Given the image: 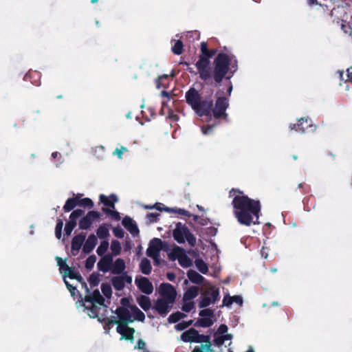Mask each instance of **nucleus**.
<instances>
[{
	"label": "nucleus",
	"instance_id": "obj_9",
	"mask_svg": "<svg viewBox=\"0 0 352 352\" xmlns=\"http://www.w3.org/2000/svg\"><path fill=\"white\" fill-rule=\"evenodd\" d=\"M162 248V241L160 239L154 238L150 243L148 248L146 250V254L148 256L157 259L160 253V250Z\"/></svg>",
	"mask_w": 352,
	"mask_h": 352
},
{
	"label": "nucleus",
	"instance_id": "obj_54",
	"mask_svg": "<svg viewBox=\"0 0 352 352\" xmlns=\"http://www.w3.org/2000/svg\"><path fill=\"white\" fill-rule=\"evenodd\" d=\"M160 216L159 213L156 212H150L146 214V219L150 223L157 222L158 217Z\"/></svg>",
	"mask_w": 352,
	"mask_h": 352
},
{
	"label": "nucleus",
	"instance_id": "obj_37",
	"mask_svg": "<svg viewBox=\"0 0 352 352\" xmlns=\"http://www.w3.org/2000/svg\"><path fill=\"white\" fill-rule=\"evenodd\" d=\"M184 50V44L181 40H177L172 47V52L174 54L180 55Z\"/></svg>",
	"mask_w": 352,
	"mask_h": 352
},
{
	"label": "nucleus",
	"instance_id": "obj_52",
	"mask_svg": "<svg viewBox=\"0 0 352 352\" xmlns=\"http://www.w3.org/2000/svg\"><path fill=\"white\" fill-rule=\"evenodd\" d=\"M113 232L116 237L120 239L123 238L124 236V232L123 229L120 226L115 227L113 229Z\"/></svg>",
	"mask_w": 352,
	"mask_h": 352
},
{
	"label": "nucleus",
	"instance_id": "obj_34",
	"mask_svg": "<svg viewBox=\"0 0 352 352\" xmlns=\"http://www.w3.org/2000/svg\"><path fill=\"white\" fill-rule=\"evenodd\" d=\"M96 234L100 239H106L109 236V231L105 225H101L96 230Z\"/></svg>",
	"mask_w": 352,
	"mask_h": 352
},
{
	"label": "nucleus",
	"instance_id": "obj_55",
	"mask_svg": "<svg viewBox=\"0 0 352 352\" xmlns=\"http://www.w3.org/2000/svg\"><path fill=\"white\" fill-rule=\"evenodd\" d=\"M65 276H68V277L71 279H74L75 278H77L76 276L79 274L78 272H74L72 267H69V270H66L65 271Z\"/></svg>",
	"mask_w": 352,
	"mask_h": 352
},
{
	"label": "nucleus",
	"instance_id": "obj_62",
	"mask_svg": "<svg viewBox=\"0 0 352 352\" xmlns=\"http://www.w3.org/2000/svg\"><path fill=\"white\" fill-rule=\"evenodd\" d=\"M120 303L122 305V307H126V308L128 307L130 309H131V307L133 305H131L129 299L126 297L121 298Z\"/></svg>",
	"mask_w": 352,
	"mask_h": 352
},
{
	"label": "nucleus",
	"instance_id": "obj_32",
	"mask_svg": "<svg viewBox=\"0 0 352 352\" xmlns=\"http://www.w3.org/2000/svg\"><path fill=\"white\" fill-rule=\"evenodd\" d=\"M78 199V206H82L85 208H91L94 207V202L89 198H80V195H76Z\"/></svg>",
	"mask_w": 352,
	"mask_h": 352
},
{
	"label": "nucleus",
	"instance_id": "obj_19",
	"mask_svg": "<svg viewBox=\"0 0 352 352\" xmlns=\"http://www.w3.org/2000/svg\"><path fill=\"white\" fill-rule=\"evenodd\" d=\"M98 243L97 237L95 234H90L87 239L85 241V244L82 247V251L85 254H89L95 248Z\"/></svg>",
	"mask_w": 352,
	"mask_h": 352
},
{
	"label": "nucleus",
	"instance_id": "obj_6",
	"mask_svg": "<svg viewBox=\"0 0 352 352\" xmlns=\"http://www.w3.org/2000/svg\"><path fill=\"white\" fill-rule=\"evenodd\" d=\"M199 315L201 318L195 322L194 326L206 328L213 324L214 311L212 309H204L199 311Z\"/></svg>",
	"mask_w": 352,
	"mask_h": 352
},
{
	"label": "nucleus",
	"instance_id": "obj_16",
	"mask_svg": "<svg viewBox=\"0 0 352 352\" xmlns=\"http://www.w3.org/2000/svg\"><path fill=\"white\" fill-rule=\"evenodd\" d=\"M116 331L122 336V338L126 340L133 341L134 339L135 329L133 327H129L128 324H118Z\"/></svg>",
	"mask_w": 352,
	"mask_h": 352
},
{
	"label": "nucleus",
	"instance_id": "obj_39",
	"mask_svg": "<svg viewBox=\"0 0 352 352\" xmlns=\"http://www.w3.org/2000/svg\"><path fill=\"white\" fill-rule=\"evenodd\" d=\"M111 250L112 251L113 256L119 255L122 250L120 243L117 240H113L111 244Z\"/></svg>",
	"mask_w": 352,
	"mask_h": 352
},
{
	"label": "nucleus",
	"instance_id": "obj_48",
	"mask_svg": "<svg viewBox=\"0 0 352 352\" xmlns=\"http://www.w3.org/2000/svg\"><path fill=\"white\" fill-rule=\"evenodd\" d=\"M76 226V223H74L73 221H68L65 226V234L69 236Z\"/></svg>",
	"mask_w": 352,
	"mask_h": 352
},
{
	"label": "nucleus",
	"instance_id": "obj_53",
	"mask_svg": "<svg viewBox=\"0 0 352 352\" xmlns=\"http://www.w3.org/2000/svg\"><path fill=\"white\" fill-rule=\"evenodd\" d=\"M195 307V303L194 302L190 301L184 303L182 305V309L184 312H190L192 309Z\"/></svg>",
	"mask_w": 352,
	"mask_h": 352
},
{
	"label": "nucleus",
	"instance_id": "obj_4",
	"mask_svg": "<svg viewBox=\"0 0 352 352\" xmlns=\"http://www.w3.org/2000/svg\"><path fill=\"white\" fill-rule=\"evenodd\" d=\"M173 236L178 243H184L187 241L191 247H195L196 245V237L190 231L188 228L181 222L176 223L175 228L173 231Z\"/></svg>",
	"mask_w": 352,
	"mask_h": 352
},
{
	"label": "nucleus",
	"instance_id": "obj_59",
	"mask_svg": "<svg viewBox=\"0 0 352 352\" xmlns=\"http://www.w3.org/2000/svg\"><path fill=\"white\" fill-rule=\"evenodd\" d=\"M191 352H215L212 348V344L209 345V347H205L204 349L201 348L195 347Z\"/></svg>",
	"mask_w": 352,
	"mask_h": 352
},
{
	"label": "nucleus",
	"instance_id": "obj_38",
	"mask_svg": "<svg viewBox=\"0 0 352 352\" xmlns=\"http://www.w3.org/2000/svg\"><path fill=\"white\" fill-rule=\"evenodd\" d=\"M96 303H90V305H85V308L87 309H89L91 312V314H89V316L91 318H97L99 315V309L100 307H98L96 305Z\"/></svg>",
	"mask_w": 352,
	"mask_h": 352
},
{
	"label": "nucleus",
	"instance_id": "obj_24",
	"mask_svg": "<svg viewBox=\"0 0 352 352\" xmlns=\"http://www.w3.org/2000/svg\"><path fill=\"white\" fill-rule=\"evenodd\" d=\"M188 279L195 284L201 285L204 280V277L193 270H189L187 272Z\"/></svg>",
	"mask_w": 352,
	"mask_h": 352
},
{
	"label": "nucleus",
	"instance_id": "obj_43",
	"mask_svg": "<svg viewBox=\"0 0 352 352\" xmlns=\"http://www.w3.org/2000/svg\"><path fill=\"white\" fill-rule=\"evenodd\" d=\"M63 226V222L60 219H58L56 221V225L55 228V236L58 239H60L62 237V229Z\"/></svg>",
	"mask_w": 352,
	"mask_h": 352
},
{
	"label": "nucleus",
	"instance_id": "obj_57",
	"mask_svg": "<svg viewBox=\"0 0 352 352\" xmlns=\"http://www.w3.org/2000/svg\"><path fill=\"white\" fill-rule=\"evenodd\" d=\"M341 29L344 33L349 34V35L352 34V28L349 23H346V22L342 23L341 25Z\"/></svg>",
	"mask_w": 352,
	"mask_h": 352
},
{
	"label": "nucleus",
	"instance_id": "obj_49",
	"mask_svg": "<svg viewBox=\"0 0 352 352\" xmlns=\"http://www.w3.org/2000/svg\"><path fill=\"white\" fill-rule=\"evenodd\" d=\"M97 318H98V320L100 322L103 323L107 326H109L112 324H118V320H111L109 318L103 317L102 316H98Z\"/></svg>",
	"mask_w": 352,
	"mask_h": 352
},
{
	"label": "nucleus",
	"instance_id": "obj_40",
	"mask_svg": "<svg viewBox=\"0 0 352 352\" xmlns=\"http://www.w3.org/2000/svg\"><path fill=\"white\" fill-rule=\"evenodd\" d=\"M179 265L183 267H188L192 265L191 259L185 254L178 259Z\"/></svg>",
	"mask_w": 352,
	"mask_h": 352
},
{
	"label": "nucleus",
	"instance_id": "obj_17",
	"mask_svg": "<svg viewBox=\"0 0 352 352\" xmlns=\"http://www.w3.org/2000/svg\"><path fill=\"white\" fill-rule=\"evenodd\" d=\"M85 302L96 303L99 305H104V298L100 294L98 289H95L91 294H87L84 298Z\"/></svg>",
	"mask_w": 352,
	"mask_h": 352
},
{
	"label": "nucleus",
	"instance_id": "obj_15",
	"mask_svg": "<svg viewBox=\"0 0 352 352\" xmlns=\"http://www.w3.org/2000/svg\"><path fill=\"white\" fill-rule=\"evenodd\" d=\"M112 265L113 255L111 254H107L100 258L97 264V266L100 271L106 273L111 270Z\"/></svg>",
	"mask_w": 352,
	"mask_h": 352
},
{
	"label": "nucleus",
	"instance_id": "obj_25",
	"mask_svg": "<svg viewBox=\"0 0 352 352\" xmlns=\"http://www.w3.org/2000/svg\"><path fill=\"white\" fill-rule=\"evenodd\" d=\"M199 287L196 286L190 287L184 294L183 300L190 301L198 296Z\"/></svg>",
	"mask_w": 352,
	"mask_h": 352
},
{
	"label": "nucleus",
	"instance_id": "obj_58",
	"mask_svg": "<svg viewBox=\"0 0 352 352\" xmlns=\"http://www.w3.org/2000/svg\"><path fill=\"white\" fill-rule=\"evenodd\" d=\"M127 151V148L124 146H121L120 148H116L113 152V155H116L118 158L121 159L122 157V155L124 152Z\"/></svg>",
	"mask_w": 352,
	"mask_h": 352
},
{
	"label": "nucleus",
	"instance_id": "obj_33",
	"mask_svg": "<svg viewBox=\"0 0 352 352\" xmlns=\"http://www.w3.org/2000/svg\"><path fill=\"white\" fill-rule=\"evenodd\" d=\"M195 265L197 268L199 270V271L206 274L208 272V265L201 259V258H197L195 261Z\"/></svg>",
	"mask_w": 352,
	"mask_h": 352
},
{
	"label": "nucleus",
	"instance_id": "obj_56",
	"mask_svg": "<svg viewBox=\"0 0 352 352\" xmlns=\"http://www.w3.org/2000/svg\"><path fill=\"white\" fill-rule=\"evenodd\" d=\"M168 78V75L164 74L161 76H159L156 79V87L157 89H160L161 87H164V85L162 84V80H167Z\"/></svg>",
	"mask_w": 352,
	"mask_h": 352
},
{
	"label": "nucleus",
	"instance_id": "obj_41",
	"mask_svg": "<svg viewBox=\"0 0 352 352\" xmlns=\"http://www.w3.org/2000/svg\"><path fill=\"white\" fill-rule=\"evenodd\" d=\"M109 248V242L107 241H102L100 245L98 247L96 252L99 256L105 255V252L107 251Z\"/></svg>",
	"mask_w": 352,
	"mask_h": 352
},
{
	"label": "nucleus",
	"instance_id": "obj_47",
	"mask_svg": "<svg viewBox=\"0 0 352 352\" xmlns=\"http://www.w3.org/2000/svg\"><path fill=\"white\" fill-rule=\"evenodd\" d=\"M96 261V256L95 255L89 256L85 261V266L87 270H91Z\"/></svg>",
	"mask_w": 352,
	"mask_h": 352
},
{
	"label": "nucleus",
	"instance_id": "obj_2",
	"mask_svg": "<svg viewBox=\"0 0 352 352\" xmlns=\"http://www.w3.org/2000/svg\"><path fill=\"white\" fill-rule=\"evenodd\" d=\"M186 103L199 116H211L215 119L227 120L226 110L229 107L228 98L217 97L214 105L211 95L202 96L195 87H190L185 94Z\"/></svg>",
	"mask_w": 352,
	"mask_h": 352
},
{
	"label": "nucleus",
	"instance_id": "obj_1",
	"mask_svg": "<svg viewBox=\"0 0 352 352\" xmlns=\"http://www.w3.org/2000/svg\"><path fill=\"white\" fill-rule=\"evenodd\" d=\"M217 49H208L206 42L200 44V54L195 66L199 78L207 85L217 87L229 73L226 79L230 80L237 69V60H233L234 56L226 53H219L214 59L213 67L210 66V58L217 53Z\"/></svg>",
	"mask_w": 352,
	"mask_h": 352
},
{
	"label": "nucleus",
	"instance_id": "obj_23",
	"mask_svg": "<svg viewBox=\"0 0 352 352\" xmlns=\"http://www.w3.org/2000/svg\"><path fill=\"white\" fill-rule=\"evenodd\" d=\"M111 273L113 274H122L126 268L125 262L122 258H118L112 265Z\"/></svg>",
	"mask_w": 352,
	"mask_h": 352
},
{
	"label": "nucleus",
	"instance_id": "obj_44",
	"mask_svg": "<svg viewBox=\"0 0 352 352\" xmlns=\"http://www.w3.org/2000/svg\"><path fill=\"white\" fill-rule=\"evenodd\" d=\"M89 282L91 287H96L100 283V275L98 273H92L89 278Z\"/></svg>",
	"mask_w": 352,
	"mask_h": 352
},
{
	"label": "nucleus",
	"instance_id": "obj_61",
	"mask_svg": "<svg viewBox=\"0 0 352 352\" xmlns=\"http://www.w3.org/2000/svg\"><path fill=\"white\" fill-rule=\"evenodd\" d=\"M145 346H146L145 342L142 339H139L137 342V344L135 346V349H138L139 350H143V351H144V350H146L145 349Z\"/></svg>",
	"mask_w": 352,
	"mask_h": 352
},
{
	"label": "nucleus",
	"instance_id": "obj_26",
	"mask_svg": "<svg viewBox=\"0 0 352 352\" xmlns=\"http://www.w3.org/2000/svg\"><path fill=\"white\" fill-rule=\"evenodd\" d=\"M137 302L140 307L145 311H147L151 307V302L150 298L146 296L141 295L137 298Z\"/></svg>",
	"mask_w": 352,
	"mask_h": 352
},
{
	"label": "nucleus",
	"instance_id": "obj_46",
	"mask_svg": "<svg viewBox=\"0 0 352 352\" xmlns=\"http://www.w3.org/2000/svg\"><path fill=\"white\" fill-rule=\"evenodd\" d=\"M101 290L102 294L107 298H111L112 295L111 287L109 283H102L101 285Z\"/></svg>",
	"mask_w": 352,
	"mask_h": 352
},
{
	"label": "nucleus",
	"instance_id": "obj_5",
	"mask_svg": "<svg viewBox=\"0 0 352 352\" xmlns=\"http://www.w3.org/2000/svg\"><path fill=\"white\" fill-rule=\"evenodd\" d=\"M209 290L206 291L204 296L200 298L199 302V308H205L210 305V303H215L220 298V294L219 288H216L214 286L209 287Z\"/></svg>",
	"mask_w": 352,
	"mask_h": 352
},
{
	"label": "nucleus",
	"instance_id": "obj_64",
	"mask_svg": "<svg viewBox=\"0 0 352 352\" xmlns=\"http://www.w3.org/2000/svg\"><path fill=\"white\" fill-rule=\"evenodd\" d=\"M228 331V327L225 324H221L218 329L217 333L221 334V336Z\"/></svg>",
	"mask_w": 352,
	"mask_h": 352
},
{
	"label": "nucleus",
	"instance_id": "obj_28",
	"mask_svg": "<svg viewBox=\"0 0 352 352\" xmlns=\"http://www.w3.org/2000/svg\"><path fill=\"white\" fill-rule=\"evenodd\" d=\"M111 283L114 289L118 291L122 290L125 286L124 283V278L120 276H113L111 278Z\"/></svg>",
	"mask_w": 352,
	"mask_h": 352
},
{
	"label": "nucleus",
	"instance_id": "obj_30",
	"mask_svg": "<svg viewBox=\"0 0 352 352\" xmlns=\"http://www.w3.org/2000/svg\"><path fill=\"white\" fill-rule=\"evenodd\" d=\"M131 310L133 314L134 317L133 318L135 320H137L140 322H144L145 320L144 314L136 306L133 305L131 307Z\"/></svg>",
	"mask_w": 352,
	"mask_h": 352
},
{
	"label": "nucleus",
	"instance_id": "obj_3",
	"mask_svg": "<svg viewBox=\"0 0 352 352\" xmlns=\"http://www.w3.org/2000/svg\"><path fill=\"white\" fill-rule=\"evenodd\" d=\"M229 195L234 197L232 201L233 214L239 224L249 227L259 223L261 212L259 200L250 198L238 188H232Z\"/></svg>",
	"mask_w": 352,
	"mask_h": 352
},
{
	"label": "nucleus",
	"instance_id": "obj_13",
	"mask_svg": "<svg viewBox=\"0 0 352 352\" xmlns=\"http://www.w3.org/2000/svg\"><path fill=\"white\" fill-rule=\"evenodd\" d=\"M86 234L80 233L73 237L71 243V252L72 255L76 256L85 241Z\"/></svg>",
	"mask_w": 352,
	"mask_h": 352
},
{
	"label": "nucleus",
	"instance_id": "obj_31",
	"mask_svg": "<svg viewBox=\"0 0 352 352\" xmlns=\"http://www.w3.org/2000/svg\"><path fill=\"white\" fill-rule=\"evenodd\" d=\"M184 249L177 246L173 248L170 253L168 254V257L172 261H175V259L178 260L184 254Z\"/></svg>",
	"mask_w": 352,
	"mask_h": 352
},
{
	"label": "nucleus",
	"instance_id": "obj_35",
	"mask_svg": "<svg viewBox=\"0 0 352 352\" xmlns=\"http://www.w3.org/2000/svg\"><path fill=\"white\" fill-rule=\"evenodd\" d=\"M144 208L148 210L156 209L158 211H166L169 212L170 208L168 207L163 206V204L161 203H156L153 205H144Z\"/></svg>",
	"mask_w": 352,
	"mask_h": 352
},
{
	"label": "nucleus",
	"instance_id": "obj_29",
	"mask_svg": "<svg viewBox=\"0 0 352 352\" xmlns=\"http://www.w3.org/2000/svg\"><path fill=\"white\" fill-rule=\"evenodd\" d=\"M76 206H78V199L77 197L75 196L74 197L69 198L66 201L63 206V210L65 212H67L72 210Z\"/></svg>",
	"mask_w": 352,
	"mask_h": 352
},
{
	"label": "nucleus",
	"instance_id": "obj_36",
	"mask_svg": "<svg viewBox=\"0 0 352 352\" xmlns=\"http://www.w3.org/2000/svg\"><path fill=\"white\" fill-rule=\"evenodd\" d=\"M185 316L186 315L184 313L176 311L169 316L168 318V321L169 323H176L181 319L184 318Z\"/></svg>",
	"mask_w": 352,
	"mask_h": 352
},
{
	"label": "nucleus",
	"instance_id": "obj_21",
	"mask_svg": "<svg viewBox=\"0 0 352 352\" xmlns=\"http://www.w3.org/2000/svg\"><path fill=\"white\" fill-rule=\"evenodd\" d=\"M195 343H201V346H196L195 347L201 348V349L207 346L209 347V345L212 344L210 336L209 335L200 334L197 331Z\"/></svg>",
	"mask_w": 352,
	"mask_h": 352
},
{
	"label": "nucleus",
	"instance_id": "obj_10",
	"mask_svg": "<svg viewBox=\"0 0 352 352\" xmlns=\"http://www.w3.org/2000/svg\"><path fill=\"white\" fill-rule=\"evenodd\" d=\"M115 313L119 318V320L118 321V323L117 324L118 325H126L134 321L130 311L126 307H119L116 309Z\"/></svg>",
	"mask_w": 352,
	"mask_h": 352
},
{
	"label": "nucleus",
	"instance_id": "obj_60",
	"mask_svg": "<svg viewBox=\"0 0 352 352\" xmlns=\"http://www.w3.org/2000/svg\"><path fill=\"white\" fill-rule=\"evenodd\" d=\"M232 304V296L226 294L223 299L222 306L230 307Z\"/></svg>",
	"mask_w": 352,
	"mask_h": 352
},
{
	"label": "nucleus",
	"instance_id": "obj_45",
	"mask_svg": "<svg viewBox=\"0 0 352 352\" xmlns=\"http://www.w3.org/2000/svg\"><path fill=\"white\" fill-rule=\"evenodd\" d=\"M192 324H193L192 320H190L188 321H182L181 322L177 323L175 326V329L177 331H183V330L186 329V328H188V327H190V325H192Z\"/></svg>",
	"mask_w": 352,
	"mask_h": 352
},
{
	"label": "nucleus",
	"instance_id": "obj_27",
	"mask_svg": "<svg viewBox=\"0 0 352 352\" xmlns=\"http://www.w3.org/2000/svg\"><path fill=\"white\" fill-rule=\"evenodd\" d=\"M140 268L142 274L148 275L152 270L151 261L146 258H142L140 264Z\"/></svg>",
	"mask_w": 352,
	"mask_h": 352
},
{
	"label": "nucleus",
	"instance_id": "obj_63",
	"mask_svg": "<svg viewBox=\"0 0 352 352\" xmlns=\"http://www.w3.org/2000/svg\"><path fill=\"white\" fill-rule=\"evenodd\" d=\"M213 129H214V125L203 126L201 127V131L204 135H207V134L211 133L213 131Z\"/></svg>",
	"mask_w": 352,
	"mask_h": 352
},
{
	"label": "nucleus",
	"instance_id": "obj_8",
	"mask_svg": "<svg viewBox=\"0 0 352 352\" xmlns=\"http://www.w3.org/2000/svg\"><path fill=\"white\" fill-rule=\"evenodd\" d=\"M160 294L162 298L167 300L170 303H174L177 296L175 287L170 283H162L160 286Z\"/></svg>",
	"mask_w": 352,
	"mask_h": 352
},
{
	"label": "nucleus",
	"instance_id": "obj_50",
	"mask_svg": "<svg viewBox=\"0 0 352 352\" xmlns=\"http://www.w3.org/2000/svg\"><path fill=\"white\" fill-rule=\"evenodd\" d=\"M56 260L57 261L58 265L60 267V271L69 270V266L60 257L56 256Z\"/></svg>",
	"mask_w": 352,
	"mask_h": 352
},
{
	"label": "nucleus",
	"instance_id": "obj_14",
	"mask_svg": "<svg viewBox=\"0 0 352 352\" xmlns=\"http://www.w3.org/2000/svg\"><path fill=\"white\" fill-rule=\"evenodd\" d=\"M173 303L169 302L167 300L163 298H158L155 304L154 309L157 311V313L161 316H166L170 307H172V305Z\"/></svg>",
	"mask_w": 352,
	"mask_h": 352
},
{
	"label": "nucleus",
	"instance_id": "obj_11",
	"mask_svg": "<svg viewBox=\"0 0 352 352\" xmlns=\"http://www.w3.org/2000/svg\"><path fill=\"white\" fill-rule=\"evenodd\" d=\"M313 123L312 120L309 118H302L298 120V124H290L289 129L290 130H294L296 132H300L302 133H305L309 129L312 130Z\"/></svg>",
	"mask_w": 352,
	"mask_h": 352
},
{
	"label": "nucleus",
	"instance_id": "obj_18",
	"mask_svg": "<svg viewBox=\"0 0 352 352\" xmlns=\"http://www.w3.org/2000/svg\"><path fill=\"white\" fill-rule=\"evenodd\" d=\"M122 223L123 226L133 236L139 234V229L136 223L129 216L123 218Z\"/></svg>",
	"mask_w": 352,
	"mask_h": 352
},
{
	"label": "nucleus",
	"instance_id": "obj_20",
	"mask_svg": "<svg viewBox=\"0 0 352 352\" xmlns=\"http://www.w3.org/2000/svg\"><path fill=\"white\" fill-rule=\"evenodd\" d=\"M100 201L105 206L109 208H115V204L118 201V198L116 195L111 194L109 196L104 195H100Z\"/></svg>",
	"mask_w": 352,
	"mask_h": 352
},
{
	"label": "nucleus",
	"instance_id": "obj_51",
	"mask_svg": "<svg viewBox=\"0 0 352 352\" xmlns=\"http://www.w3.org/2000/svg\"><path fill=\"white\" fill-rule=\"evenodd\" d=\"M170 211L177 213L181 215L188 217H190L192 216V214L190 213L188 210H186L185 209H182V208H178V209L170 208V210L169 212H170Z\"/></svg>",
	"mask_w": 352,
	"mask_h": 352
},
{
	"label": "nucleus",
	"instance_id": "obj_7",
	"mask_svg": "<svg viewBox=\"0 0 352 352\" xmlns=\"http://www.w3.org/2000/svg\"><path fill=\"white\" fill-rule=\"evenodd\" d=\"M100 213L98 211L90 210L79 221L78 226L81 230H87L91 228L93 222L100 218Z\"/></svg>",
	"mask_w": 352,
	"mask_h": 352
},
{
	"label": "nucleus",
	"instance_id": "obj_42",
	"mask_svg": "<svg viewBox=\"0 0 352 352\" xmlns=\"http://www.w3.org/2000/svg\"><path fill=\"white\" fill-rule=\"evenodd\" d=\"M102 211L104 212L106 214L111 216L113 219L116 221L120 220V215L118 211L111 210L107 208H102Z\"/></svg>",
	"mask_w": 352,
	"mask_h": 352
},
{
	"label": "nucleus",
	"instance_id": "obj_12",
	"mask_svg": "<svg viewBox=\"0 0 352 352\" xmlns=\"http://www.w3.org/2000/svg\"><path fill=\"white\" fill-rule=\"evenodd\" d=\"M135 283L138 289L144 294H151L153 291L152 283L146 277L135 278Z\"/></svg>",
	"mask_w": 352,
	"mask_h": 352
},
{
	"label": "nucleus",
	"instance_id": "obj_22",
	"mask_svg": "<svg viewBox=\"0 0 352 352\" xmlns=\"http://www.w3.org/2000/svg\"><path fill=\"white\" fill-rule=\"evenodd\" d=\"M197 330L190 328L183 332L181 335V340L184 342H195Z\"/></svg>",
	"mask_w": 352,
	"mask_h": 352
}]
</instances>
